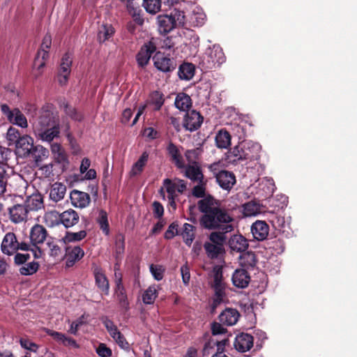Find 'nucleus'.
<instances>
[{"mask_svg":"<svg viewBox=\"0 0 357 357\" xmlns=\"http://www.w3.org/2000/svg\"><path fill=\"white\" fill-rule=\"evenodd\" d=\"M33 132L43 142L51 143L59 137L60 126L51 105L43 106L32 123Z\"/></svg>","mask_w":357,"mask_h":357,"instance_id":"1","label":"nucleus"},{"mask_svg":"<svg viewBox=\"0 0 357 357\" xmlns=\"http://www.w3.org/2000/svg\"><path fill=\"white\" fill-rule=\"evenodd\" d=\"M234 218L224 209L217 208L208 214H204L201 222L202 225L209 229H219L224 233H228L234 229Z\"/></svg>","mask_w":357,"mask_h":357,"instance_id":"2","label":"nucleus"},{"mask_svg":"<svg viewBox=\"0 0 357 357\" xmlns=\"http://www.w3.org/2000/svg\"><path fill=\"white\" fill-rule=\"evenodd\" d=\"M186 188V183L182 179L177 178L173 179L165 178L162 182L160 193L163 199H167L169 204L175 209L176 207V202L178 199V197L185 191Z\"/></svg>","mask_w":357,"mask_h":357,"instance_id":"3","label":"nucleus"},{"mask_svg":"<svg viewBox=\"0 0 357 357\" xmlns=\"http://www.w3.org/2000/svg\"><path fill=\"white\" fill-rule=\"evenodd\" d=\"M261 146L252 141L244 142L236 146L229 153L228 158L233 161L238 160H256L259 158Z\"/></svg>","mask_w":357,"mask_h":357,"instance_id":"4","label":"nucleus"},{"mask_svg":"<svg viewBox=\"0 0 357 357\" xmlns=\"http://www.w3.org/2000/svg\"><path fill=\"white\" fill-rule=\"evenodd\" d=\"M225 60L226 57L221 47L214 45L206 50L202 57L200 65L205 70H210L220 66Z\"/></svg>","mask_w":357,"mask_h":357,"instance_id":"5","label":"nucleus"},{"mask_svg":"<svg viewBox=\"0 0 357 357\" xmlns=\"http://www.w3.org/2000/svg\"><path fill=\"white\" fill-rule=\"evenodd\" d=\"M30 245L25 242H19L17 236L13 232H8L3 236L1 244V251L3 254L12 256L18 250L28 251Z\"/></svg>","mask_w":357,"mask_h":357,"instance_id":"6","label":"nucleus"},{"mask_svg":"<svg viewBox=\"0 0 357 357\" xmlns=\"http://www.w3.org/2000/svg\"><path fill=\"white\" fill-rule=\"evenodd\" d=\"M220 162H215L210 165L209 168L215 176L220 186L225 190L231 189L236 183V178L233 173L226 171H219Z\"/></svg>","mask_w":357,"mask_h":357,"instance_id":"7","label":"nucleus"},{"mask_svg":"<svg viewBox=\"0 0 357 357\" xmlns=\"http://www.w3.org/2000/svg\"><path fill=\"white\" fill-rule=\"evenodd\" d=\"M15 144L16 155L18 157L26 158L30 156L34 147V140L30 135H24Z\"/></svg>","mask_w":357,"mask_h":357,"instance_id":"8","label":"nucleus"},{"mask_svg":"<svg viewBox=\"0 0 357 357\" xmlns=\"http://www.w3.org/2000/svg\"><path fill=\"white\" fill-rule=\"evenodd\" d=\"M72 63L73 58L71 55L65 54L61 59L58 73V80L61 85H65L67 83L71 70Z\"/></svg>","mask_w":357,"mask_h":357,"instance_id":"9","label":"nucleus"},{"mask_svg":"<svg viewBox=\"0 0 357 357\" xmlns=\"http://www.w3.org/2000/svg\"><path fill=\"white\" fill-rule=\"evenodd\" d=\"M8 213L10 221L15 224L26 221L29 214L24 204L13 206L9 208Z\"/></svg>","mask_w":357,"mask_h":357,"instance_id":"10","label":"nucleus"},{"mask_svg":"<svg viewBox=\"0 0 357 357\" xmlns=\"http://www.w3.org/2000/svg\"><path fill=\"white\" fill-rule=\"evenodd\" d=\"M203 122V118L199 112L192 110L187 112L185 116L183 126L190 131L197 130Z\"/></svg>","mask_w":357,"mask_h":357,"instance_id":"11","label":"nucleus"},{"mask_svg":"<svg viewBox=\"0 0 357 357\" xmlns=\"http://www.w3.org/2000/svg\"><path fill=\"white\" fill-rule=\"evenodd\" d=\"M234 346L238 351L246 352L253 347V337L248 333L238 334L235 338Z\"/></svg>","mask_w":357,"mask_h":357,"instance_id":"12","label":"nucleus"},{"mask_svg":"<svg viewBox=\"0 0 357 357\" xmlns=\"http://www.w3.org/2000/svg\"><path fill=\"white\" fill-rule=\"evenodd\" d=\"M84 255V250L79 246H68L66 248V265L73 266L76 261L80 260Z\"/></svg>","mask_w":357,"mask_h":357,"instance_id":"13","label":"nucleus"},{"mask_svg":"<svg viewBox=\"0 0 357 357\" xmlns=\"http://www.w3.org/2000/svg\"><path fill=\"white\" fill-rule=\"evenodd\" d=\"M54 161L64 169L68 165V155L60 144L52 143L50 146Z\"/></svg>","mask_w":357,"mask_h":357,"instance_id":"14","label":"nucleus"},{"mask_svg":"<svg viewBox=\"0 0 357 357\" xmlns=\"http://www.w3.org/2000/svg\"><path fill=\"white\" fill-rule=\"evenodd\" d=\"M156 47L152 42H149L143 45L137 55V61L140 66H146L152 54L155 51Z\"/></svg>","mask_w":357,"mask_h":357,"instance_id":"15","label":"nucleus"},{"mask_svg":"<svg viewBox=\"0 0 357 357\" xmlns=\"http://www.w3.org/2000/svg\"><path fill=\"white\" fill-rule=\"evenodd\" d=\"M70 201L76 208H83L89 206L91 198L86 192L74 190L70 193Z\"/></svg>","mask_w":357,"mask_h":357,"instance_id":"16","label":"nucleus"},{"mask_svg":"<svg viewBox=\"0 0 357 357\" xmlns=\"http://www.w3.org/2000/svg\"><path fill=\"white\" fill-rule=\"evenodd\" d=\"M206 20V16L203 9L199 6L195 7L188 15V21L190 26L199 27L203 26Z\"/></svg>","mask_w":357,"mask_h":357,"instance_id":"17","label":"nucleus"},{"mask_svg":"<svg viewBox=\"0 0 357 357\" xmlns=\"http://www.w3.org/2000/svg\"><path fill=\"white\" fill-rule=\"evenodd\" d=\"M253 237L258 241L264 240L269 231V227L265 221L257 220L251 227Z\"/></svg>","mask_w":357,"mask_h":357,"instance_id":"18","label":"nucleus"},{"mask_svg":"<svg viewBox=\"0 0 357 357\" xmlns=\"http://www.w3.org/2000/svg\"><path fill=\"white\" fill-rule=\"evenodd\" d=\"M153 59L154 66L160 71L169 72L174 68L172 61L160 52H157Z\"/></svg>","mask_w":357,"mask_h":357,"instance_id":"19","label":"nucleus"},{"mask_svg":"<svg viewBox=\"0 0 357 357\" xmlns=\"http://www.w3.org/2000/svg\"><path fill=\"white\" fill-rule=\"evenodd\" d=\"M125 3L127 11L133 19V21L137 24L142 26L144 24V18L142 16V10L139 6L135 0H127Z\"/></svg>","mask_w":357,"mask_h":357,"instance_id":"20","label":"nucleus"},{"mask_svg":"<svg viewBox=\"0 0 357 357\" xmlns=\"http://www.w3.org/2000/svg\"><path fill=\"white\" fill-rule=\"evenodd\" d=\"M240 317L238 311L234 308H226L219 315L220 321L227 326L235 325Z\"/></svg>","mask_w":357,"mask_h":357,"instance_id":"21","label":"nucleus"},{"mask_svg":"<svg viewBox=\"0 0 357 357\" xmlns=\"http://www.w3.org/2000/svg\"><path fill=\"white\" fill-rule=\"evenodd\" d=\"M232 282L238 288H245L250 280L248 273L244 269H236L232 275Z\"/></svg>","mask_w":357,"mask_h":357,"instance_id":"22","label":"nucleus"},{"mask_svg":"<svg viewBox=\"0 0 357 357\" xmlns=\"http://www.w3.org/2000/svg\"><path fill=\"white\" fill-rule=\"evenodd\" d=\"M30 240L33 245L43 243L47 237V230L40 225H35L30 231Z\"/></svg>","mask_w":357,"mask_h":357,"instance_id":"23","label":"nucleus"},{"mask_svg":"<svg viewBox=\"0 0 357 357\" xmlns=\"http://www.w3.org/2000/svg\"><path fill=\"white\" fill-rule=\"evenodd\" d=\"M48 51L40 50L33 62V74L37 78L43 73V69L45 66V61L48 58Z\"/></svg>","mask_w":357,"mask_h":357,"instance_id":"24","label":"nucleus"},{"mask_svg":"<svg viewBox=\"0 0 357 357\" xmlns=\"http://www.w3.org/2000/svg\"><path fill=\"white\" fill-rule=\"evenodd\" d=\"M93 274L96 280V283L98 288L103 291L105 294H109V284L107 277L105 276L103 271L98 266H95L93 268Z\"/></svg>","mask_w":357,"mask_h":357,"instance_id":"25","label":"nucleus"},{"mask_svg":"<svg viewBox=\"0 0 357 357\" xmlns=\"http://www.w3.org/2000/svg\"><path fill=\"white\" fill-rule=\"evenodd\" d=\"M29 213L36 211L43 207V198L40 194H33L27 197L24 204Z\"/></svg>","mask_w":357,"mask_h":357,"instance_id":"26","label":"nucleus"},{"mask_svg":"<svg viewBox=\"0 0 357 357\" xmlns=\"http://www.w3.org/2000/svg\"><path fill=\"white\" fill-rule=\"evenodd\" d=\"M230 248L236 252H244L248 247L247 239L241 235H234L229 241Z\"/></svg>","mask_w":357,"mask_h":357,"instance_id":"27","label":"nucleus"},{"mask_svg":"<svg viewBox=\"0 0 357 357\" xmlns=\"http://www.w3.org/2000/svg\"><path fill=\"white\" fill-rule=\"evenodd\" d=\"M157 21L158 30L161 33L166 34L176 28L169 15H158Z\"/></svg>","mask_w":357,"mask_h":357,"instance_id":"28","label":"nucleus"},{"mask_svg":"<svg viewBox=\"0 0 357 357\" xmlns=\"http://www.w3.org/2000/svg\"><path fill=\"white\" fill-rule=\"evenodd\" d=\"M49 150L42 145L34 146L31 151V156L36 165L38 166L43 161L49 157Z\"/></svg>","mask_w":357,"mask_h":357,"instance_id":"29","label":"nucleus"},{"mask_svg":"<svg viewBox=\"0 0 357 357\" xmlns=\"http://www.w3.org/2000/svg\"><path fill=\"white\" fill-rule=\"evenodd\" d=\"M60 216V223H62L66 228L75 225L79 221L78 214L72 209L63 212Z\"/></svg>","mask_w":357,"mask_h":357,"instance_id":"30","label":"nucleus"},{"mask_svg":"<svg viewBox=\"0 0 357 357\" xmlns=\"http://www.w3.org/2000/svg\"><path fill=\"white\" fill-rule=\"evenodd\" d=\"M216 205L215 199L210 195L203 197L197 203L199 211L205 214H208L213 209L217 208L218 206Z\"/></svg>","mask_w":357,"mask_h":357,"instance_id":"31","label":"nucleus"},{"mask_svg":"<svg viewBox=\"0 0 357 357\" xmlns=\"http://www.w3.org/2000/svg\"><path fill=\"white\" fill-rule=\"evenodd\" d=\"M243 214L246 217L256 216L263 211L261 204L255 201H250L242 206Z\"/></svg>","mask_w":357,"mask_h":357,"instance_id":"32","label":"nucleus"},{"mask_svg":"<svg viewBox=\"0 0 357 357\" xmlns=\"http://www.w3.org/2000/svg\"><path fill=\"white\" fill-rule=\"evenodd\" d=\"M66 192V187L61 183H55L52 185L50 192V198L55 202H58L63 199Z\"/></svg>","mask_w":357,"mask_h":357,"instance_id":"33","label":"nucleus"},{"mask_svg":"<svg viewBox=\"0 0 357 357\" xmlns=\"http://www.w3.org/2000/svg\"><path fill=\"white\" fill-rule=\"evenodd\" d=\"M149 153L144 151L139 158L132 165V168L130 171V176H135L140 174L145 165H146L149 159Z\"/></svg>","mask_w":357,"mask_h":357,"instance_id":"34","label":"nucleus"},{"mask_svg":"<svg viewBox=\"0 0 357 357\" xmlns=\"http://www.w3.org/2000/svg\"><path fill=\"white\" fill-rule=\"evenodd\" d=\"M8 121L22 128H26L28 127V122L26 116L18 108L13 109V114L8 119Z\"/></svg>","mask_w":357,"mask_h":357,"instance_id":"35","label":"nucleus"},{"mask_svg":"<svg viewBox=\"0 0 357 357\" xmlns=\"http://www.w3.org/2000/svg\"><path fill=\"white\" fill-rule=\"evenodd\" d=\"M167 151L175 165L178 168H183L184 167V163L178 148L173 143H169L167 146Z\"/></svg>","mask_w":357,"mask_h":357,"instance_id":"36","label":"nucleus"},{"mask_svg":"<svg viewBox=\"0 0 357 357\" xmlns=\"http://www.w3.org/2000/svg\"><path fill=\"white\" fill-rule=\"evenodd\" d=\"M61 214L56 211H46L43 215V222L49 227L58 225L61 220Z\"/></svg>","mask_w":357,"mask_h":357,"instance_id":"37","label":"nucleus"},{"mask_svg":"<svg viewBox=\"0 0 357 357\" xmlns=\"http://www.w3.org/2000/svg\"><path fill=\"white\" fill-rule=\"evenodd\" d=\"M174 104L179 110L185 111L191 107V98L188 95L181 93L176 96Z\"/></svg>","mask_w":357,"mask_h":357,"instance_id":"38","label":"nucleus"},{"mask_svg":"<svg viewBox=\"0 0 357 357\" xmlns=\"http://www.w3.org/2000/svg\"><path fill=\"white\" fill-rule=\"evenodd\" d=\"M185 174L188 178L194 181H201L204 179L203 174L197 163L188 165L185 169Z\"/></svg>","mask_w":357,"mask_h":357,"instance_id":"39","label":"nucleus"},{"mask_svg":"<svg viewBox=\"0 0 357 357\" xmlns=\"http://www.w3.org/2000/svg\"><path fill=\"white\" fill-rule=\"evenodd\" d=\"M178 74L181 79L190 80L194 76L195 67L191 63H184L180 66Z\"/></svg>","mask_w":357,"mask_h":357,"instance_id":"40","label":"nucleus"},{"mask_svg":"<svg viewBox=\"0 0 357 357\" xmlns=\"http://www.w3.org/2000/svg\"><path fill=\"white\" fill-rule=\"evenodd\" d=\"M215 142L218 148L227 149L231 144L229 133L226 130H220L215 136Z\"/></svg>","mask_w":357,"mask_h":357,"instance_id":"41","label":"nucleus"},{"mask_svg":"<svg viewBox=\"0 0 357 357\" xmlns=\"http://www.w3.org/2000/svg\"><path fill=\"white\" fill-rule=\"evenodd\" d=\"M181 235L185 243L190 246L195 238V227L188 223H185L183 225Z\"/></svg>","mask_w":357,"mask_h":357,"instance_id":"42","label":"nucleus"},{"mask_svg":"<svg viewBox=\"0 0 357 357\" xmlns=\"http://www.w3.org/2000/svg\"><path fill=\"white\" fill-rule=\"evenodd\" d=\"M158 286L153 284L146 289L143 295L142 301L147 305L153 304L158 296Z\"/></svg>","mask_w":357,"mask_h":357,"instance_id":"43","label":"nucleus"},{"mask_svg":"<svg viewBox=\"0 0 357 357\" xmlns=\"http://www.w3.org/2000/svg\"><path fill=\"white\" fill-rule=\"evenodd\" d=\"M114 28L111 24H102L98 30V38L100 43L105 42L113 36Z\"/></svg>","mask_w":357,"mask_h":357,"instance_id":"44","label":"nucleus"},{"mask_svg":"<svg viewBox=\"0 0 357 357\" xmlns=\"http://www.w3.org/2000/svg\"><path fill=\"white\" fill-rule=\"evenodd\" d=\"M239 264L243 268L253 267L256 264L255 255L252 252H247L240 256Z\"/></svg>","mask_w":357,"mask_h":357,"instance_id":"45","label":"nucleus"},{"mask_svg":"<svg viewBox=\"0 0 357 357\" xmlns=\"http://www.w3.org/2000/svg\"><path fill=\"white\" fill-rule=\"evenodd\" d=\"M207 255L211 258H217L218 255L223 251V248L214 244L211 242H206L204 245Z\"/></svg>","mask_w":357,"mask_h":357,"instance_id":"46","label":"nucleus"},{"mask_svg":"<svg viewBox=\"0 0 357 357\" xmlns=\"http://www.w3.org/2000/svg\"><path fill=\"white\" fill-rule=\"evenodd\" d=\"M143 6L146 11L150 14H155L161 8L160 0H144Z\"/></svg>","mask_w":357,"mask_h":357,"instance_id":"47","label":"nucleus"},{"mask_svg":"<svg viewBox=\"0 0 357 357\" xmlns=\"http://www.w3.org/2000/svg\"><path fill=\"white\" fill-rule=\"evenodd\" d=\"M175 27L183 26L185 24V16L181 10L174 9L169 14Z\"/></svg>","mask_w":357,"mask_h":357,"instance_id":"48","label":"nucleus"},{"mask_svg":"<svg viewBox=\"0 0 357 357\" xmlns=\"http://www.w3.org/2000/svg\"><path fill=\"white\" fill-rule=\"evenodd\" d=\"M86 235L85 231H79L78 232H67L62 238L65 243L77 242L82 240Z\"/></svg>","mask_w":357,"mask_h":357,"instance_id":"49","label":"nucleus"},{"mask_svg":"<svg viewBox=\"0 0 357 357\" xmlns=\"http://www.w3.org/2000/svg\"><path fill=\"white\" fill-rule=\"evenodd\" d=\"M98 222L99 224L100 229L102 230V231L106 235L109 234V223H108V220H107V215L105 211H100L99 212L98 217Z\"/></svg>","mask_w":357,"mask_h":357,"instance_id":"50","label":"nucleus"},{"mask_svg":"<svg viewBox=\"0 0 357 357\" xmlns=\"http://www.w3.org/2000/svg\"><path fill=\"white\" fill-rule=\"evenodd\" d=\"M39 267L37 262L32 261L24 264L20 268V273L23 275H30L35 273Z\"/></svg>","mask_w":357,"mask_h":357,"instance_id":"51","label":"nucleus"},{"mask_svg":"<svg viewBox=\"0 0 357 357\" xmlns=\"http://www.w3.org/2000/svg\"><path fill=\"white\" fill-rule=\"evenodd\" d=\"M150 102L154 105L155 109H160L164 103L163 95L159 91H153L151 94Z\"/></svg>","mask_w":357,"mask_h":357,"instance_id":"52","label":"nucleus"},{"mask_svg":"<svg viewBox=\"0 0 357 357\" xmlns=\"http://www.w3.org/2000/svg\"><path fill=\"white\" fill-rule=\"evenodd\" d=\"M115 294L123 307H127L128 302L123 285L116 286Z\"/></svg>","mask_w":357,"mask_h":357,"instance_id":"53","label":"nucleus"},{"mask_svg":"<svg viewBox=\"0 0 357 357\" xmlns=\"http://www.w3.org/2000/svg\"><path fill=\"white\" fill-rule=\"evenodd\" d=\"M213 287L215 291H224L225 284L222 282V274L219 270L216 271L213 275Z\"/></svg>","mask_w":357,"mask_h":357,"instance_id":"54","label":"nucleus"},{"mask_svg":"<svg viewBox=\"0 0 357 357\" xmlns=\"http://www.w3.org/2000/svg\"><path fill=\"white\" fill-rule=\"evenodd\" d=\"M225 233L223 231L220 232H212L209 236L210 242L216 244L223 248L224 243L226 241Z\"/></svg>","mask_w":357,"mask_h":357,"instance_id":"55","label":"nucleus"},{"mask_svg":"<svg viewBox=\"0 0 357 357\" xmlns=\"http://www.w3.org/2000/svg\"><path fill=\"white\" fill-rule=\"evenodd\" d=\"M50 335L52 336L55 340L62 342L65 345H75L76 342L74 340L67 337L65 335L55 331H52Z\"/></svg>","mask_w":357,"mask_h":357,"instance_id":"56","label":"nucleus"},{"mask_svg":"<svg viewBox=\"0 0 357 357\" xmlns=\"http://www.w3.org/2000/svg\"><path fill=\"white\" fill-rule=\"evenodd\" d=\"M20 133L17 129L13 127H10L6 132V139L9 142V144H15L20 138H21Z\"/></svg>","mask_w":357,"mask_h":357,"instance_id":"57","label":"nucleus"},{"mask_svg":"<svg viewBox=\"0 0 357 357\" xmlns=\"http://www.w3.org/2000/svg\"><path fill=\"white\" fill-rule=\"evenodd\" d=\"M150 271L155 280L160 281L163 278L165 268L162 266L151 264Z\"/></svg>","mask_w":357,"mask_h":357,"instance_id":"58","label":"nucleus"},{"mask_svg":"<svg viewBox=\"0 0 357 357\" xmlns=\"http://www.w3.org/2000/svg\"><path fill=\"white\" fill-rule=\"evenodd\" d=\"M205 190V182L202 180L201 181H198V184L193 188L192 194L197 198L204 197Z\"/></svg>","mask_w":357,"mask_h":357,"instance_id":"59","label":"nucleus"},{"mask_svg":"<svg viewBox=\"0 0 357 357\" xmlns=\"http://www.w3.org/2000/svg\"><path fill=\"white\" fill-rule=\"evenodd\" d=\"M225 301L224 291H215V296L211 305L212 311L213 312L219 305Z\"/></svg>","mask_w":357,"mask_h":357,"instance_id":"60","label":"nucleus"},{"mask_svg":"<svg viewBox=\"0 0 357 357\" xmlns=\"http://www.w3.org/2000/svg\"><path fill=\"white\" fill-rule=\"evenodd\" d=\"M96 351L100 357H110L112 354V350L103 343H100L96 347Z\"/></svg>","mask_w":357,"mask_h":357,"instance_id":"61","label":"nucleus"},{"mask_svg":"<svg viewBox=\"0 0 357 357\" xmlns=\"http://www.w3.org/2000/svg\"><path fill=\"white\" fill-rule=\"evenodd\" d=\"M47 246L50 250V255L54 258H58L61 256V249L60 247L54 242H48Z\"/></svg>","mask_w":357,"mask_h":357,"instance_id":"62","label":"nucleus"},{"mask_svg":"<svg viewBox=\"0 0 357 357\" xmlns=\"http://www.w3.org/2000/svg\"><path fill=\"white\" fill-rule=\"evenodd\" d=\"M22 347L30 351L36 352L38 345L26 338H21L20 340Z\"/></svg>","mask_w":357,"mask_h":357,"instance_id":"63","label":"nucleus"},{"mask_svg":"<svg viewBox=\"0 0 357 357\" xmlns=\"http://www.w3.org/2000/svg\"><path fill=\"white\" fill-rule=\"evenodd\" d=\"M5 173L3 167L0 165V197L3 196L6 191L7 181Z\"/></svg>","mask_w":357,"mask_h":357,"instance_id":"64","label":"nucleus"}]
</instances>
